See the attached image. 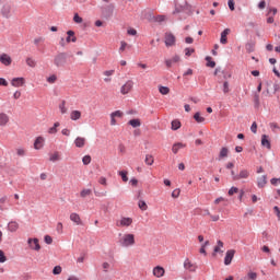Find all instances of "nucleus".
Returning a JSON list of instances; mask_svg holds the SVG:
<instances>
[{
	"label": "nucleus",
	"mask_w": 280,
	"mask_h": 280,
	"mask_svg": "<svg viewBox=\"0 0 280 280\" xmlns=\"http://www.w3.org/2000/svg\"><path fill=\"white\" fill-rule=\"evenodd\" d=\"M271 185L278 186L280 184V177H272L270 179Z\"/></svg>",
	"instance_id": "54"
},
{
	"label": "nucleus",
	"mask_w": 280,
	"mask_h": 280,
	"mask_svg": "<svg viewBox=\"0 0 280 280\" xmlns=\"http://www.w3.org/2000/svg\"><path fill=\"white\" fill-rule=\"evenodd\" d=\"M121 117H124V112H121L120 109L110 113V118H121Z\"/></svg>",
	"instance_id": "35"
},
{
	"label": "nucleus",
	"mask_w": 280,
	"mask_h": 280,
	"mask_svg": "<svg viewBox=\"0 0 280 280\" xmlns=\"http://www.w3.org/2000/svg\"><path fill=\"white\" fill-rule=\"evenodd\" d=\"M139 209H141L142 211L148 210V205L145 203V201L140 200L138 203Z\"/></svg>",
	"instance_id": "47"
},
{
	"label": "nucleus",
	"mask_w": 280,
	"mask_h": 280,
	"mask_svg": "<svg viewBox=\"0 0 280 280\" xmlns=\"http://www.w3.org/2000/svg\"><path fill=\"white\" fill-rule=\"evenodd\" d=\"M179 194H180V190H179V189L173 190L172 197H173V198H178Z\"/></svg>",
	"instance_id": "62"
},
{
	"label": "nucleus",
	"mask_w": 280,
	"mask_h": 280,
	"mask_svg": "<svg viewBox=\"0 0 280 280\" xmlns=\"http://www.w3.org/2000/svg\"><path fill=\"white\" fill-rule=\"evenodd\" d=\"M118 243L124 248L132 247V246H135V235L133 234H124L119 238Z\"/></svg>",
	"instance_id": "2"
},
{
	"label": "nucleus",
	"mask_w": 280,
	"mask_h": 280,
	"mask_svg": "<svg viewBox=\"0 0 280 280\" xmlns=\"http://www.w3.org/2000/svg\"><path fill=\"white\" fill-rule=\"evenodd\" d=\"M84 144H86V138H80V137L75 138L74 145L77 148H84Z\"/></svg>",
	"instance_id": "23"
},
{
	"label": "nucleus",
	"mask_w": 280,
	"mask_h": 280,
	"mask_svg": "<svg viewBox=\"0 0 280 280\" xmlns=\"http://www.w3.org/2000/svg\"><path fill=\"white\" fill-rule=\"evenodd\" d=\"M73 22L77 23V24H82L83 19H82V16H80V14L74 13Z\"/></svg>",
	"instance_id": "45"
},
{
	"label": "nucleus",
	"mask_w": 280,
	"mask_h": 280,
	"mask_svg": "<svg viewBox=\"0 0 280 280\" xmlns=\"http://www.w3.org/2000/svg\"><path fill=\"white\" fill-rule=\"evenodd\" d=\"M228 5H229V9H230L231 11H234V10H235V2H234V0H229V1H228Z\"/></svg>",
	"instance_id": "59"
},
{
	"label": "nucleus",
	"mask_w": 280,
	"mask_h": 280,
	"mask_svg": "<svg viewBox=\"0 0 280 280\" xmlns=\"http://www.w3.org/2000/svg\"><path fill=\"white\" fill-rule=\"evenodd\" d=\"M206 61H207V67H209V68H214L215 67V61H213L210 56L206 57Z\"/></svg>",
	"instance_id": "40"
},
{
	"label": "nucleus",
	"mask_w": 280,
	"mask_h": 280,
	"mask_svg": "<svg viewBox=\"0 0 280 280\" xmlns=\"http://www.w3.org/2000/svg\"><path fill=\"white\" fill-rule=\"evenodd\" d=\"M10 117L7 113H0V126L4 127L9 124Z\"/></svg>",
	"instance_id": "20"
},
{
	"label": "nucleus",
	"mask_w": 280,
	"mask_h": 280,
	"mask_svg": "<svg viewBox=\"0 0 280 280\" xmlns=\"http://www.w3.org/2000/svg\"><path fill=\"white\" fill-rule=\"evenodd\" d=\"M238 192V188H236V186H232V188H230L229 190V196H233L234 194Z\"/></svg>",
	"instance_id": "55"
},
{
	"label": "nucleus",
	"mask_w": 280,
	"mask_h": 280,
	"mask_svg": "<svg viewBox=\"0 0 280 280\" xmlns=\"http://www.w3.org/2000/svg\"><path fill=\"white\" fill-rule=\"evenodd\" d=\"M130 49H132V45L128 44L126 40L120 42V47L118 49L120 55H122L126 50Z\"/></svg>",
	"instance_id": "13"
},
{
	"label": "nucleus",
	"mask_w": 280,
	"mask_h": 280,
	"mask_svg": "<svg viewBox=\"0 0 280 280\" xmlns=\"http://www.w3.org/2000/svg\"><path fill=\"white\" fill-rule=\"evenodd\" d=\"M183 148H185V144H182V142H176V143L173 144V147H172V152H173L174 154H177V152H178L180 149H183Z\"/></svg>",
	"instance_id": "28"
},
{
	"label": "nucleus",
	"mask_w": 280,
	"mask_h": 280,
	"mask_svg": "<svg viewBox=\"0 0 280 280\" xmlns=\"http://www.w3.org/2000/svg\"><path fill=\"white\" fill-rule=\"evenodd\" d=\"M59 109L62 115L67 114V101L62 100L59 104Z\"/></svg>",
	"instance_id": "34"
},
{
	"label": "nucleus",
	"mask_w": 280,
	"mask_h": 280,
	"mask_svg": "<svg viewBox=\"0 0 280 280\" xmlns=\"http://www.w3.org/2000/svg\"><path fill=\"white\" fill-rule=\"evenodd\" d=\"M93 191L91 190V188H83V190H81L80 192V197L81 198H86L89 196H91Z\"/></svg>",
	"instance_id": "31"
},
{
	"label": "nucleus",
	"mask_w": 280,
	"mask_h": 280,
	"mask_svg": "<svg viewBox=\"0 0 280 280\" xmlns=\"http://www.w3.org/2000/svg\"><path fill=\"white\" fill-rule=\"evenodd\" d=\"M12 57L5 52L1 54L0 55V62L5 66V67H9L12 65Z\"/></svg>",
	"instance_id": "5"
},
{
	"label": "nucleus",
	"mask_w": 280,
	"mask_h": 280,
	"mask_svg": "<svg viewBox=\"0 0 280 280\" xmlns=\"http://www.w3.org/2000/svg\"><path fill=\"white\" fill-rule=\"evenodd\" d=\"M80 118H82V112L78 110V109H73L71 113H70V119L72 121H78L80 120Z\"/></svg>",
	"instance_id": "16"
},
{
	"label": "nucleus",
	"mask_w": 280,
	"mask_h": 280,
	"mask_svg": "<svg viewBox=\"0 0 280 280\" xmlns=\"http://www.w3.org/2000/svg\"><path fill=\"white\" fill-rule=\"evenodd\" d=\"M194 119L198 122V124H202L205 121V118L202 116H200L199 112H196L194 115Z\"/></svg>",
	"instance_id": "38"
},
{
	"label": "nucleus",
	"mask_w": 280,
	"mask_h": 280,
	"mask_svg": "<svg viewBox=\"0 0 280 280\" xmlns=\"http://www.w3.org/2000/svg\"><path fill=\"white\" fill-rule=\"evenodd\" d=\"M70 220L72 222H74L77 225H81L82 224V220L80 219V215L77 214V213L70 214Z\"/></svg>",
	"instance_id": "26"
},
{
	"label": "nucleus",
	"mask_w": 280,
	"mask_h": 280,
	"mask_svg": "<svg viewBox=\"0 0 280 280\" xmlns=\"http://www.w3.org/2000/svg\"><path fill=\"white\" fill-rule=\"evenodd\" d=\"M119 175L124 183H128V171H120Z\"/></svg>",
	"instance_id": "42"
},
{
	"label": "nucleus",
	"mask_w": 280,
	"mask_h": 280,
	"mask_svg": "<svg viewBox=\"0 0 280 280\" xmlns=\"http://www.w3.org/2000/svg\"><path fill=\"white\" fill-rule=\"evenodd\" d=\"M180 13L186 15H189L190 13V5L187 3L186 0H175V10L173 14L176 15Z\"/></svg>",
	"instance_id": "1"
},
{
	"label": "nucleus",
	"mask_w": 280,
	"mask_h": 280,
	"mask_svg": "<svg viewBox=\"0 0 280 280\" xmlns=\"http://www.w3.org/2000/svg\"><path fill=\"white\" fill-rule=\"evenodd\" d=\"M44 143H45V138H42V136H39L38 138H36L34 142V149L42 150L44 148Z\"/></svg>",
	"instance_id": "15"
},
{
	"label": "nucleus",
	"mask_w": 280,
	"mask_h": 280,
	"mask_svg": "<svg viewBox=\"0 0 280 280\" xmlns=\"http://www.w3.org/2000/svg\"><path fill=\"white\" fill-rule=\"evenodd\" d=\"M82 162H83L84 165L91 164V155H84L82 158Z\"/></svg>",
	"instance_id": "52"
},
{
	"label": "nucleus",
	"mask_w": 280,
	"mask_h": 280,
	"mask_svg": "<svg viewBox=\"0 0 280 280\" xmlns=\"http://www.w3.org/2000/svg\"><path fill=\"white\" fill-rule=\"evenodd\" d=\"M54 65L57 68H65L67 65V52H59L54 58Z\"/></svg>",
	"instance_id": "3"
},
{
	"label": "nucleus",
	"mask_w": 280,
	"mask_h": 280,
	"mask_svg": "<svg viewBox=\"0 0 280 280\" xmlns=\"http://www.w3.org/2000/svg\"><path fill=\"white\" fill-rule=\"evenodd\" d=\"M11 11H12V5L10 3H5L2 9H1V14L5 19L11 18Z\"/></svg>",
	"instance_id": "8"
},
{
	"label": "nucleus",
	"mask_w": 280,
	"mask_h": 280,
	"mask_svg": "<svg viewBox=\"0 0 280 280\" xmlns=\"http://www.w3.org/2000/svg\"><path fill=\"white\" fill-rule=\"evenodd\" d=\"M59 127H60V122H56V124L54 125V127H50V128L48 129V133H49V135H55V133H57Z\"/></svg>",
	"instance_id": "33"
},
{
	"label": "nucleus",
	"mask_w": 280,
	"mask_h": 280,
	"mask_svg": "<svg viewBox=\"0 0 280 280\" xmlns=\"http://www.w3.org/2000/svg\"><path fill=\"white\" fill-rule=\"evenodd\" d=\"M164 273H165L164 268H162V267H160V266H158V267H155V268L153 269V276L156 277V278L163 277Z\"/></svg>",
	"instance_id": "21"
},
{
	"label": "nucleus",
	"mask_w": 280,
	"mask_h": 280,
	"mask_svg": "<svg viewBox=\"0 0 280 280\" xmlns=\"http://www.w3.org/2000/svg\"><path fill=\"white\" fill-rule=\"evenodd\" d=\"M273 211H275V213L277 214L278 220L280 221V209H279L278 207H275V208H273Z\"/></svg>",
	"instance_id": "64"
},
{
	"label": "nucleus",
	"mask_w": 280,
	"mask_h": 280,
	"mask_svg": "<svg viewBox=\"0 0 280 280\" xmlns=\"http://www.w3.org/2000/svg\"><path fill=\"white\" fill-rule=\"evenodd\" d=\"M135 86V81L128 80L120 89V93L122 95H126L132 91V88Z\"/></svg>",
	"instance_id": "4"
},
{
	"label": "nucleus",
	"mask_w": 280,
	"mask_h": 280,
	"mask_svg": "<svg viewBox=\"0 0 280 280\" xmlns=\"http://www.w3.org/2000/svg\"><path fill=\"white\" fill-rule=\"evenodd\" d=\"M234 255H235V250H233V249H230V250L226 252L225 258H224V265L225 266L231 265V262L234 258Z\"/></svg>",
	"instance_id": "11"
},
{
	"label": "nucleus",
	"mask_w": 280,
	"mask_h": 280,
	"mask_svg": "<svg viewBox=\"0 0 280 280\" xmlns=\"http://www.w3.org/2000/svg\"><path fill=\"white\" fill-rule=\"evenodd\" d=\"M16 154H18V156H25L26 151H25V149H16Z\"/></svg>",
	"instance_id": "58"
},
{
	"label": "nucleus",
	"mask_w": 280,
	"mask_h": 280,
	"mask_svg": "<svg viewBox=\"0 0 280 280\" xmlns=\"http://www.w3.org/2000/svg\"><path fill=\"white\" fill-rule=\"evenodd\" d=\"M180 58L178 55H174L171 59H165V66L167 69L172 68L173 63L179 62Z\"/></svg>",
	"instance_id": "12"
},
{
	"label": "nucleus",
	"mask_w": 280,
	"mask_h": 280,
	"mask_svg": "<svg viewBox=\"0 0 280 280\" xmlns=\"http://www.w3.org/2000/svg\"><path fill=\"white\" fill-rule=\"evenodd\" d=\"M118 228H128L132 225V219L131 218H121L120 221L116 223Z\"/></svg>",
	"instance_id": "9"
},
{
	"label": "nucleus",
	"mask_w": 280,
	"mask_h": 280,
	"mask_svg": "<svg viewBox=\"0 0 280 280\" xmlns=\"http://www.w3.org/2000/svg\"><path fill=\"white\" fill-rule=\"evenodd\" d=\"M165 21V15L159 14L154 16V22L153 23H162Z\"/></svg>",
	"instance_id": "44"
},
{
	"label": "nucleus",
	"mask_w": 280,
	"mask_h": 280,
	"mask_svg": "<svg viewBox=\"0 0 280 280\" xmlns=\"http://www.w3.org/2000/svg\"><path fill=\"white\" fill-rule=\"evenodd\" d=\"M52 273L55 276L61 275L62 273V267L61 266H56L52 270Z\"/></svg>",
	"instance_id": "49"
},
{
	"label": "nucleus",
	"mask_w": 280,
	"mask_h": 280,
	"mask_svg": "<svg viewBox=\"0 0 280 280\" xmlns=\"http://www.w3.org/2000/svg\"><path fill=\"white\" fill-rule=\"evenodd\" d=\"M67 38H66V42L69 44V43H75L78 40V38L75 37V32L69 30L67 32Z\"/></svg>",
	"instance_id": "19"
},
{
	"label": "nucleus",
	"mask_w": 280,
	"mask_h": 280,
	"mask_svg": "<svg viewBox=\"0 0 280 280\" xmlns=\"http://www.w3.org/2000/svg\"><path fill=\"white\" fill-rule=\"evenodd\" d=\"M231 33L230 28H224L223 32L221 33V38H220V43L222 45L228 44V35Z\"/></svg>",
	"instance_id": "18"
},
{
	"label": "nucleus",
	"mask_w": 280,
	"mask_h": 280,
	"mask_svg": "<svg viewBox=\"0 0 280 280\" xmlns=\"http://www.w3.org/2000/svg\"><path fill=\"white\" fill-rule=\"evenodd\" d=\"M159 92H160L162 95H167V94L170 93V89H168V86L160 85V86H159Z\"/></svg>",
	"instance_id": "37"
},
{
	"label": "nucleus",
	"mask_w": 280,
	"mask_h": 280,
	"mask_svg": "<svg viewBox=\"0 0 280 280\" xmlns=\"http://www.w3.org/2000/svg\"><path fill=\"white\" fill-rule=\"evenodd\" d=\"M244 280H257V273L248 272L247 276L244 278Z\"/></svg>",
	"instance_id": "43"
},
{
	"label": "nucleus",
	"mask_w": 280,
	"mask_h": 280,
	"mask_svg": "<svg viewBox=\"0 0 280 280\" xmlns=\"http://www.w3.org/2000/svg\"><path fill=\"white\" fill-rule=\"evenodd\" d=\"M228 155H229V149H226V147H222L219 154V159L221 160V159L228 158Z\"/></svg>",
	"instance_id": "32"
},
{
	"label": "nucleus",
	"mask_w": 280,
	"mask_h": 280,
	"mask_svg": "<svg viewBox=\"0 0 280 280\" xmlns=\"http://www.w3.org/2000/svg\"><path fill=\"white\" fill-rule=\"evenodd\" d=\"M180 122L178 121V120H172V130L173 131H176V130H178L179 128H180Z\"/></svg>",
	"instance_id": "41"
},
{
	"label": "nucleus",
	"mask_w": 280,
	"mask_h": 280,
	"mask_svg": "<svg viewBox=\"0 0 280 280\" xmlns=\"http://www.w3.org/2000/svg\"><path fill=\"white\" fill-rule=\"evenodd\" d=\"M266 184H267V175H261L260 177H258L257 186L259 188H264Z\"/></svg>",
	"instance_id": "25"
},
{
	"label": "nucleus",
	"mask_w": 280,
	"mask_h": 280,
	"mask_svg": "<svg viewBox=\"0 0 280 280\" xmlns=\"http://www.w3.org/2000/svg\"><path fill=\"white\" fill-rule=\"evenodd\" d=\"M25 84V79L23 77L13 78L11 85L14 88H21Z\"/></svg>",
	"instance_id": "10"
},
{
	"label": "nucleus",
	"mask_w": 280,
	"mask_h": 280,
	"mask_svg": "<svg viewBox=\"0 0 280 280\" xmlns=\"http://www.w3.org/2000/svg\"><path fill=\"white\" fill-rule=\"evenodd\" d=\"M56 230L58 234H62V223H58Z\"/></svg>",
	"instance_id": "63"
},
{
	"label": "nucleus",
	"mask_w": 280,
	"mask_h": 280,
	"mask_svg": "<svg viewBox=\"0 0 280 280\" xmlns=\"http://www.w3.org/2000/svg\"><path fill=\"white\" fill-rule=\"evenodd\" d=\"M49 161H50V162L60 161V155H59L58 151H56L55 153H52V154L49 156Z\"/></svg>",
	"instance_id": "39"
},
{
	"label": "nucleus",
	"mask_w": 280,
	"mask_h": 280,
	"mask_svg": "<svg viewBox=\"0 0 280 280\" xmlns=\"http://www.w3.org/2000/svg\"><path fill=\"white\" fill-rule=\"evenodd\" d=\"M27 244H28L30 248H32L36 252L42 249V246L39 244V240H37V238H34V240L28 238Z\"/></svg>",
	"instance_id": "6"
},
{
	"label": "nucleus",
	"mask_w": 280,
	"mask_h": 280,
	"mask_svg": "<svg viewBox=\"0 0 280 280\" xmlns=\"http://www.w3.org/2000/svg\"><path fill=\"white\" fill-rule=\"evenodd\" d=\"M8 261V258L3 250L0 249V264H4Z\"/></svg>",
	"instance_id": "50"
},
{
	"label": "nucleus",
	"mask_w": 280,
	"mask_h": 280,
	"mask_svg": "<svg viewBox=\"0 0 280 280\" xmlns=\"http://www.w3.org/2000/svg\"><path fill=\"white\" fill-rule=\"evenodd\" d=\"M223 92H224V94H228L230 92V88H229V82L228 81L223 82Z\"/></svg>",
	"instance_id": "56"
},
{
	"label": "nucleus",
	"mask_w": 280,
	"mask_h": 280,
	"mask_svg": "<svg viewBox=\"0 0 280 280\" xmlns=\"http://www.w3.org/2000/svg\"><path fill=\"white\" fill-rule=\"evenodd\" d=\"M127 34L129 36H137V31H136V28L130 27L127 30Z\"/></svg>",
	"instance_id": "57"
},
{
	"label": "nucleus",
	"mask_w": 280,
	"mask_h": 280,
	"mask_svg": "<svg viewBox=\"0 0 280 280\" xmlns=\"http://www.w3.org/2000/svg\"><path fill=\"white\" fill-rule=\"evenodd\" d=\"M26 65H27L30 68H36L37 61H36L33 57H27V58H26Z\"/></svg>",
	"instance_id": "29"
},
{
	"label": "nucleus",
	"mask_w": 280,
	"mask_h": 280,
	"mask_svg": "<svg viewBox=\"0 0 280 280\" xmlns=\"http://www.w3.org/2000/svg\"><path fill=\"white\" fill-rule=\"evenodd\" d=\"M218 245L214 247L213 249V254L212 256L215 257L217 254H222L223 252L221 250V248H223L224 244L221 241H218L217 243Z\"/></svg>",
	"instance_id": "24"
},
{
	"label": "nucleus",
	"mask_w": 280,
	"mask_h": 280,
	"mask_svg": "<svg viewBox=\"0 0 280 280\" xmlns=\"http://www.w3.org/2000/svg\"><path fill=\"white\" fill-rule=\"evenodd\" d=\"M249 177V171H246V168H243L240 171L238 175L234 177V180H240V179H246Z\"/></svg>",
	"instance_id": "17"
},
{
	"label": "nucleus",
	"mask_w": 280,
	"mask_h": 280,
	"mask_svg": "<svg viewBox=\"0 0 280 280\" xmlns=\"http://www.w3.org/2000/svg\"><path fill=\"white\" fill-rule=\"evenodd\" d=\"M195 52V49L194 48H185V56L186 57H190L192 54Z\"/></svg>",
	"instance_id": "53"
},
{
	"label": "nucleus",
	"mask_w": 280,
	"mask_h": 280,
	"mask_svg": "<svg viewBox=\"0 0 280 280\" xmlns=\"http://www.w3.org/2000/svg\"><path fill=\"white\" fill-rule=\"evenodd\" d=\"M184 268L189 272H195L197 270V266L195 264H191L189 259H186L184 261Z\"/></svg>",
	"instance_id": "14"
},
{
	"label": "nucleus",
	"mask_w": 280,
	"mask_h": 280,
	"mask_svg": "<svg viewBox=\"0 0 280 280\" xmlns=\"http://www.w3.org/2000/svg\"><path fill=\"white\" fill-rule=\"evenodd\" d=\"M58 80V77L56 74H51L47 78V82L50 83V84H54L56 83Z\"/></svg>",
	"instance_id": "46"
},
{
	"label": "nucleus",
	"mask_w": 280,
	"mask_h": 280,
	"mask_svg": "<svg viewBox=\"0 0 280 280\" xmlns=\"http://www.w3.org/2000/svg\"><path fill=\"white\" fill-rule=\"evenodd\" d=\"M270 129L273 131V132H277V130H280V127L278 125V122H270Z\"/></svg>",
	"instance_id": "51"
},
{
	"label": "nucleus",
	"mask_w": 280,
	"mask_h": 280,
	"mask_svg": "<svg viewBox=\"0 0 280 280\" xmlns=\"http://www.w3.org/2000/svg\"><path fill=\"white\" fill-rule=\"evenodd\" d=\"M44 240H45V243L48 244V245H51L54 243L52 237L49 236V235H46Z\"/></svg>",
	"instance_id": "60"
},
{
	"label": "nucleus",
	"mask_w": 280,
	"mask_h": 280,
	"mask_svg": "<svg viewBox=\"0 0 280 280\" xmlns=\"http://www.w3.org/2000/svg\"><path fill=\"white\" fill-rule=\"evenodd\" d=\"M144 163H145L148 166L153 165V163H154V158H153V155H150V154L145 155Z\"/></svg>",
	"instance_id": "36"
},
{
	"label": "nucleus",
	"mask_w": 280,
	"mask_h": 280,
	"mask_svg": "<svg viewBox=\"0 0 280 280\" xmlns=\"http://www.w3.org/2000/svg\"><path fill=\"white\" fill-rule=\"evenodd\" d=\"M129 125L132 128L141 127V120H139V118H133L132 120H129Z\"/></svg>",
	"instance_id": "30"
},
{
	"label": "nucleus",
	"mask_w": 280,
	"mask_h": 280,
	"mask_svg": "<svg viewBox=\"0 0 280 280\" xmlns=\"http://www.w3.org/2000/svg\"><path fill=\"white\" fill-rule=\"evenodd\" d=\"M20 225L16 222H10L8 224V230L12 233L16 232L19 230Z\"/></svg>",
	"instance_id": "27"
},
{
	"label": "nucleus",
	"mask_w": 280,
	"mask_h": 280,
	"mask_svg": "<svg viewBox=\"0 0 280 280\" xmlns=\"http://www.w3.org/2000/svg\"><path fill=\"white\" fill-rule=\"evenodd\" d=\"M261 145L267 148L268 150L271 149V143H270L268 136H266V135L261 136Z\"/></svg>",
	"instance_id": "22"
},
{
	"label": "nucleus",
	"mask_w": 280,
	"mask_h": 280,
	"mask_svg": "<svg viewBox=\"0 0 280 280\" xmlns=\"http://www.w3.org/2000/svg\"><path fill=\"white\" fill-rule=\"evenodd\" d=\"M250 131L256 135L257 133V124L253 122L252 127H250Z\"/></svg>",
	"instance_id": "61"
},
{
	"label": "nucleus",
	"mask_w": 280,
	"mask_h": 280,
	"mask_svg": "<svg viewBox=\"0 0 280 280\" xmlns=\"http://www.w3.org/2000/svg\"><path fill=\"white\" fill-rule=\"evenodd\" d=\"M144 19H147L149 22H154L155 15L151 12H148L147 15H144Z\"/></svg>",
	"instance_id": "48"
},
{
	"label": "nucleus",
	"mask_w": 280,
	"mask_h": 280,
	"mask_svg": "<svg viewBox=\"0 0 280 280\" xmlns=\"http://www.w3.org/2000/svg\"><path fill=\"white\" fill-rule=\"evenodd\" d=\"M176 38L172 33L165 34V46L166 47H173L175 46Z\"/></svg>",
	"instance_id": "7"
}]
</instances>
